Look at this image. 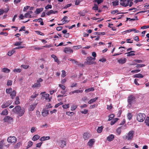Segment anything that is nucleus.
<instances>
[{
  "mask_svg": "<svg viewBox=\"0 0 149 149\" xmlns=\"http://www.w3.org/2000/svg\"><path fill=\"white\" fill-rule=\"evenodd\" d=\"M13 111L19 116H21L24 114L25 109L24 108H21L19 105L16 106L13 109Z\"/></svg>",
  "mask_w": 149,
  "mask_h": 149,
  "instance_id": "nucleus-1",
  "label": "nucleus"
},
{
  "mask_svg": "<svg viewBox=\"0 0 149 149\" xmlns=\"http://www.w3.org/2000/svg\"><path fill=\"white\" fill-rule=\"evenodd\" d=\"M136 101V98L134 95H129L127 98L128 104L127 107L129 108L130 107L132 106V105L135 103Z\"/></svg>",
  "mask_w": 149,
  "mask_h": 149,
  "instance_id": "nucleus-2",
  "label": "nucleus"
},
{
  "mask_svg": "<svg viewBox=\"0 0 149 149\" xmlns=\"http://www.w3.org/2000/svg\"><path fill=\"white\" fill-rule=\"evenodd\" d=\"M134 133V131L131 130L128 133L127 135H124L123 136V138L125 140L127 139L129 141L131 140L133 138Z\"/></svg>",
  "mask_w": 149,
  "mask_h": 149,
  "instance_id": "nucleus-3",
  "label": "nucleus"
},
{
  "mask_svg": "<svg viewBox=\"0 0 149 149\" xmlns=\"http://www.w3.org/2000/svg\"><path fill=\"white\" fill-rule=\"evenodd\" d=\"M145 117L146 116L144 113H139L137 116V120L139 122H143Z\"/></svg>",
  "mask_w": 149,
  "mask_h": 149,
  "instance_id": "nucleus-4",
  "label": "nucleus"
},
{
  "mask_svg": "<svg viewBox=\"0 0 149 149\" xmlns=\"http://www.w3.org/2000/svg\"><path fill=\"white\" fill-rule=\"evenodd\" d=\"M95 59V58H93L91 56L88 57L86 59L87 64L90 65L95 64V62L94 61Z\"/></svg>",
  "mask_w": 149,
  "mask_h": 149,
  "instance_id": "nucleus-5",
  "label": "nucleus"
},
{
  "mask_svg": "<svg viewBox=\"0 0 149 149\" xmlns=\"http://www.w3.org/2000/svg\"><path fill=\"white\" fill-rule=\"evenodd\" d=\"M17 140V138L15 136H10L8 138L7 141L9 143H15L16 142Z\"/></svg>",
  "mask_w": 149,
  "mask_h": 149,
  "instance_id": "nucleus-6",
  "label": "nucleus"
},
{
  "mask_svg": "<svg viewBox=\"0 0 149 149\" xmlns=\"http://www.w3.org/2000/svg\"><path fill=\"white\" fill-rule=\"evenodd\" d=\"M3 120L5 122L10 123L13 121V118L10 116H7L5 117Z\"/></svg>",
  "mask_w": 149,
  "mask_h": 149,
  "instance_id": "nucleus-7",
  "label": "nucleus"
},
{
  "mask_svg": "<svg viewBox=\"0 0 149 149\" xmlns=\"http://www.w3.org/2000/svg\"><path fill=\"white\" fill-rule=\"evenodd\" d=\"M43 93L44 94L42 95V96L43 97H44V98H45L46 100L48 102H49L50 101V99L49 97V95L48 94H45V93H41L40 94H42Z\"/></svg>",
  "mask_w": 149,
  "mask_h": 149,
  "instance_id": "nucleus-8",
  "label": "nucleus"
},
{
  "mask_svg": "<svg viewBox=\"0 0 149 149\" xmlns=\"http://www.w3.org/2000/svg\"><path fill=\"white\" fill-rule=\"evenodd\" d=\"M12 102L11 101L9 100L6 102L4 103L2 105L1 107L3 108L7 107L11 104Z\"/></svg>",
  "mask_w": 149,
  "mask_h": 149,
  "instance_id": "nucleus-9",
  "label": "nucleus"
},
{
  "mask_svg": "<svg viewBox=\"0 0 149 149\" xmlns=\"http://www.w3.org/2000/svg\"><path fill=\"white\" fill-rule=\"evenodd\" d=\"M66 142L63 140L60 141L59 142V146L61 148L64 147L66 146Z\"/></svg>",
  "mask_w": 149,
  "mask_h": 149,
  "instance_id": "nucleus-10",
  "label": "nucleus"
},
{
  "mask_svg": "<svg viewBox=\"0 0 149 149\" xmlns=\"http://www.w3.org/2000/svg\"><path fill=\"white\" fill-rule=\"evenodd\" d=\"M37 104V102H35L33 104L30 105L29 108V110L31 111H33L36 107Z\"/></svg>",
  "mask_w": 149,
  "mask_h": 149,
  "instance_id": "nucleus-11",
  "label": "nucleus"
},
{
  "mask_svg": "<svg viewBox=\"0 0 149 149\" xmlns=\"http://www.w3.org/2000/svg\"><path fill=\"white\" fill-rule=\"evenodd\" d=\"M64 52L65 53H72L73 52V50L70 47H65L64 50Z\"/></svg>",
  "mask_w": 149,
  "mask_h": 149,
  "instance_id": "nucleus-12",
  "label": "nucleus"
},
{
  "mask_svg": "<svg viewBox=\"0 0 149 149\" xmlns=\"http://www.w3.org/2000/svg\"><path fill=\"white\" fill-rule=\"evenodd\" d=\"M90 134L88 133H84L83 136V138L85 140H87L90 138Z\"/></svg>",
  "mask_w": 149,
  "mask_h": 149,
  "instance_id": "nucleus-13",
  "label": "nucleus"
},
{
  "mask_svg": "<svg viewBox=\"0 0 149 149\" xmlns=\"http://www.w3.org/2000/svg\"><path fill=\"white\" fill-rule=\"evenodd\" d=\"M126 1V0H120V4L123 6L127 7L128 5V2H127L126 4H125V2Z\"/></svg>",
  "mask_w": 149,
  "mask_h": 149,
  "instance_id": "nucleus-14",
  "label": "nucleus"
},
{
  "mask_svg": "<svg viewBox=\"0 0 149 149\" xmlns=\"http://www.w3.org/2000/svg\"><path fill=\"white\" fill-rule=\"evenodd\" d=\"M126 61V59L125 58L123 59H119L118 60V62L120 64H123L125 63Z\"/></svg>",
  "mask_w": 149,
  "mask_h": 149,
  "instance_id": "nucleus-15",
  "label": "nucleus"
},
{
  "mask_svg": "<svg viewBox=\"0 0 149 149\" xmlns=\"http://www.w3.org/2000/svg\"><path fill=\"white\" fill-rule=\"evenodd\" d=\"M114 138V136L112 134L110 135L107 137V140L109 141H112Z\"/></svg>",
  "mask_w": 149,
  "mask_h": 149,
  "instance_id": "nucleus-16",
  "label": "nucleus"
},
{
  "mask_svg": "<svg viewBox=\"0 0 149 149\" xmlns=\"http://www.w3.org/2000/svg\"><path fill=\"white\" fill-rule=\"evenodd\" d=\"M98 98L97 97H95V98L91 99L88 102V103L89 104H91L92 103L95 102L97 100Z\"/></svg>",
  "mask_w": 149,
  "mask_h": 149,
  "instance_id": "nucleus-17",
  "label": "nucleus"
},
{
  "mask_svg": "<svg viewBox=\"0 0 149 149\" xmlns=\"http://www.w3.org/2000/svg\"><path fill=\"white\" fill-rule=\"evenodd\" d=\"M50 139V137L49 136H42L40 138V140L42 141L46 140H49Z\"/></svg>",
  "mask_w": 149,
  "mask_h": 149,
  "instance_id": "nucleus-18",
  "label": "nucleus"
},
{
  "mask_svg": "<svg viewBox=\"0 0 149 149\" xmlns=\"http://www.w3.org/2000/svg\"><path fill=\"white\" fill-rule=\"evenodd\" d=\"M134 77L137 78H142L143 77V76L141 74H136L134 75Z\"/></svg>",
  "mask_w": 149,
  "mask_h": 149,
  "instance_id": "nucleus-19",
  "label": "nucleus"
},
{
  "mask_svg": "<svg viewBox=\"0 0 149 149\" xmlns=\"http://www.w3.org/2000/svg\"><path fill=\"white\" fill-rule=\"evenodd\" d=\"M131 65H136V67L137 68H139L140 67H143L145 66V65L144 64H131Z\"/></svg>",
  "mask_w": 149,
  "mask_h": 149,
  "instance_id": "nucleus-20",
  "label": "nucleus"
},
{
  "mask_svg": "<svg viewBox=\"0 0 149 149\" xmlns=\"http://www.w3.org/2000/svg\"><path fill=\"white\" fill-rule=\"evenodd\" d=\"M16 92L14 90L10 94V96L12 99H13L16 96Z\"/></svg>",
  "mask_w": 149,
  "mask_h": 149,
  "instance_id": "nucleus-21",
  "label": "nucleus"
},
{
  "mask_svg": "<svg viewBox=\"0 0 149 149\" xmlns=\"http://www.w3.org/2000/svg\"><path fill=\"white\" fill-rule=\"evenodd\" d=\"M57 11H53L52 10H51L47 13H46V14L47 15H49L52 14H55L56 13H57Z\"/></svg>",
  "mask_w": 149,
  "mask_h": 149,
  "instance_id": "nucleus-22",
  "label": "nucleus"
},
{
  "mask_svg": "<svg viewBox=\"0 0 149 149\" xmlns=\"http://www.w3.org/2000/svg\"><path fill=\"white\" fill-rule=\"evenodd\" d=\"M135 52L134 51H131L129 52H128L126 53L125 54H127V56H134L135 55V54L134 53H130L131 52Z\"/></svg>",
  "mask_w": 149,
  "mask_h": 149,
  "instance_id": "nucleus-23",
  "label": "nucleus"
},
{
  "mask_svg": "<svg viewBox=\"0 0 149 149\" xmlns=\"http://www.w3.org/2000/svg\"><path fill=\"white\" fill-rule=\"evenodd\" d=\"M48 113V111L45 110L42 112V114L43 117H45L47 116Z\"/></svg>",
  "mask_w": 149,
  "mask_h": 149,
  "instance_id": "nucleus-24",
  "label": "nucleus"
},
{
  "mask_svg": "<svg viewBox=\"0 0 149 149\" xmlns=\"http://www.w3.org/2000/svg\"><path fill=\"white\" fill-rule=\"evenodd\" d=\"M94 142V139H91L88 142V144L89 146H91Z\"/></svg>",
  "mask_w": 149,
  "mask_h": 149,
  "instance_id": "nucleus-25",
  "label": "nucleus"
},
{
  "mask_svg": "<svg viewBox=\"0 0 149 149\" xmlns=\"http://www.w3.org/2000/svg\"><path fill=\"white\" fill-rule=\"evenodd\" d=\"M40 137V136H39L38 135H35L33 137L32 139L33 141H36Z\"/></svg>",
  "mask_w": 149,
  "mask_h": 149,
  "instance_id": "nucleus-26",
  "label": "nucleus"
},
{
  "mask_svg": "<svg viewBox=\"0 0 149 149\" xmlns=\"http://www.w3.org/2000/svg\"><path fill=\"white\" fill-rule=\"evenodd\" d=\"M68 60H69L70 61H72L73 63H75L77 65H79V62L71 58H69L68 59Z\"/></svg>",
  "mask_w": 149,
  "mask_h": 149,
  "instance_id": "nucleus-27",
  "label": "nucleus"
},
{
  "mask_svg": "<svg viewBox=\"0 0 149 149\" xmlns=\"http://www.w3.org/2000/svg\"><path fill=\"white\" fill-rule=\"evenodd\" d=\"M43 10V8H37L35 11V13L37 14H38L40 13Z\"/></svg>",
  "mask_w": 149,
  "mask_h": 149,
  "instance_id": "nucleus-28",
  "label": "nucleus"
},
{
  "mask_svg": "<svg viewBox=\"0 0 149 149\" xmlns=\"http://www.w3.org/2000/svg\"><path fill=\"white\" fill-rule=\"evenodd\" d=\"M118 119L117 118H116L113 119L112 120L110 123V124L111 125H113L116 122L118 121Z\"/></svg>",
  "mask_w": 149,
  "mask_h": 149,
  "instance_id": "nucleus-29",
  "label": "nucleus"
},
{
  "mask_svg": "<svg viewBox=\"0 0 149 149\" xmlns=\"http://www.w3.org/2000/svg\"><path fill=\"white\" fill-rule=\"evenodd\" d=\"M2 71L3 72L8 73L10 72V70L6 68H4L2 69Z\"/></svg>",
  "mask_w": 149,
  "mask_h": 149,
  "instance_id": "nucleus-30",
  "label": "nucleus"
},
{
  "mask_svg": "<svg viewBox=\"0 0 149 149\" xmlns=\"http://www.w3.org/2000/svg\"><path fill=\"white\" fill-rule=\"evenodd\" d=\"M51 57L54 59V61L56 62H59L58 60L57 57L55 55H51Z\"/></svg>",
  "mask_w": 149,
  "mask_h": 149,
  "instance_id": "nucleus-31",
  "label": "nucleus"
},
{
  "mask_svg": "<svg viewBox=\"0 0 149 149\" xmlns=\"http://www.w3.org/2000/svg\"><path fill=\"white\" fill-rule=\"evenodd\" d=\"M145 123H146V125L148 126H149V117H147L145 121Z\"/></svg>",
  "mask_w": 149,
  "mask_h": 149,
  "instance_id": "nucleus-32",
  "label": "nucleus"
},
{
  "mask_svg": "<svg viewBox=\"0 0 149 149\" xmlns=\"http://www.w3.org/2000/svg\"><path fill=\"white\" fill-rule=\"evenodd\" d=\"M40 84L39 82H37L35 83L33 85V87H40Z\"/></svg>",
  "mask_w": 149,
  "mask_h": 149,
  "instance_id": "nucleus-33",
  "label": "nucleus"
},
{
  "mask_svg": "<svg viewBox=\"0 0 149 149\" xmlns=\"http://www.w3.org/2000/svg\"><path fill=\"white\" fill-rule=\"evenodd\" d=\"M15 52V50L14 49H13L11 51H10L8 52V55L9 56H11Z\"/></svg>",
  "mask_w": 149,
  "mask_h": 149,
  "instance_id": "nucleus-34",
  "label": "nucleus"
},
{
  "mask_svg": "<svg viewBox=\"0 0 149 149\" xmlns=\"http://www.w3.org/2000/svg\"><path fill=\"white\" fill-rule=\"evenodd\" d=\"M8 114V111L6 109H5L3 110L1 113V114L6 115Z\"/></svg>",
  "mask_w": 149,
  "mask_h": 149,
  "instance_id": "nucleus-35",
  "label": "nucleus"
},
{
  "mask_svg": "<svg viewBox=\"0 0 149 149\" xmlns=\"http://www.w3.org/2000/svg\"><path fill=\"white\" fill-rule=\"evenodd\" d=\"M103 127L102 126L99 127L97 129V132L98 133H100L102 131Z\"/></svg>",
  "mask_w": 149,
  "mask_h": 149,
  "instance_id": "nucleus-36",
  "label": "nucleus"
},
{
  "mask_svg": "<svg viewBox=\"0 0 149 149\" xmlns=\"http://www.w3.org/2000/svg\"><path fill=\"white\" fill-rule=\"evenodd\" d=\"M94 90L93 88H91L87 89H86L85 90V92H88L91 91H93Z\"/></svg>",
  "mask_w": 149,
  "mask_h": 149,
  "instance_id": "nucleus-37",
  "label": "nucleus"
},
{
  "mask_svg": "<svg viewBox=\"0 0 149 149\" xmlns=\"http://www.w3.org/2000/svg\"><path fill=\"white\" fill-rule=\"evenodd\" d=\"M113 6H117L118 4V0H116L115 1L112 2Z\"/></svg>",
  "mask_w": 149,
  "mask_h": 149,
  "instance_id": "nucleus-38",
  "label": "nucleus"
},
{
  "mask_svg": "<svg viewBox=\"0 0 149 149\" xmlns=\"http://www.w3.org/2000/svg\"><path fill=\"white\" fill-rule=\"evenodd\" d=\"M19 98L18 96H17L16 97V100L15 102V103L16 104H19Z\"/></svg>",
  "mask_w": 149,
  "mask_h": 149,
  "instance_id": "nucleus-39",
  "label": "nucleus"
},
{
  "mask_svg": "<svg viewBox=\"0 0 149 149\" xmlns=\"http://www.w3.org/2000/svg\"><path fill=\"white\" fill-rule=\"evenodd\" d=\"M114 117V115L113 114H112L109 115V119L108 120V121H110Z\"/></svg>",
  "mask_w": 149,
  "mask_h": 149,
  "instance_id": "nucleus-40",
  "label": "nucleus"
},
{
  "mask_svg": "<svg viewBox=\"0 0 149 149\" xmlns=\"http://www.w3.org/2000/svg\"><path fill=\"white\" fill-rule=\"evenodd\" d=\"M82 46L81 45H79L77 46H74L73 47L74 49H78L81 48Z\"/></svg>",
  "mask_w": 149,
  "mask_h": 149,
  "instance_id": "nucleus-41",
  "label": "nucleus"
},
{
  "mask_svg": "<svg viewBox=\"0 0 149 149\" xmlns=\"http://www.w3.org/2000/svg\"><path fill=\"white\" fill-rule=\"evenodd\" d=\"M77 105H72L71 107V110L72 111L74 110L77 108Z\"/></svg>",
  "mask_w": 149,
  "mask_h": 149,
  "instance_id": "nucleus-42",
  "label": "nucleus"
},
{
  "mask_svg": "<svg viewBox=\"0 0 149 149\" xmlns=\"http://www.w3.org/2000/svg\"><path fill=\"white\" fill-rule=\"evenodd\" d=\"M132 116L131 113H129L127 115V118L129 120H130L132 118Z\"/></svg>",
  "mask_w": 149,
  "mask_h": 149,
  "instance_id": "nucleus-43",
  "label": "nucleus"
},
{
  "mask_svg": "<svg viewBox=\"0 0 149 149\" xmlns=\"http://www.w3.org/2000/svg\"><path fill=\"white\" fill-rule=\"evenodd\" d=\"M62 73L61 76L63 77H64L66 76V72L65 70H62Z\"/></svg>",
  "mask_w": 149,
  "mask_h": 149,
  "instance_id": "nucleus-44",
  "label": "nucleus"
},
{
  "mask_svg": "<svg viewBox=\"0 0 149 149\" xmlns=\"http://www.w3.org/2000/svg\"><path fill=\"white\" fill-rule=\"evenodd\" d=\"M122 127L121 126V127H119L116 130V132L118 134H120V133H121V131L120 128H121V127Z\"/></svg>",
  "mask_w": 149,
  "mask_h": 149,
  "instance_id": "nucleus-45",
  "label": "nucleus"
},
{
  "mask_svg": "<svg viewBox=\"0 0 149 149\" xmlns=\"http://www.w3.org/2000/svg\"><path fill=\"white\" fill-rule=\"evenodd\" d=\"M3 141H1L0 142V149H3Z\"/></svg>",
  "mask_w": 149,
  "mask_h": 149,
  "instance_id": "nucleus-46",
  "label": "nucleus"
},
{
  "mask_svg": "<svg viewBox=\"0 0 149 149\" xmlns=\"http://www.w3.org/2000/svg\"><path fill=\"white\" fill-rule=\"evenodd\" d=\"M66 114L69 116H72L74 115V113L73 112H66Z\"/></svg>",
  "mask_w": 149,
  "mask_h": 149,
  "instance_id": "nucleus-47",
  "label": "nucleus"
},
{
  "mask_svg": "<svg viewBox=\"0 0 149 149\" xmlns=\"http://www.w3.org/2000/svg\"><path fill=\"white\" fill-rule=\"evenodd\" d=\"M59 86L63 90H65L66 88V87L63 85L59 84Z\"/></svg>",
  "mask_w": 149,
  "mask_h": 149,
  "instance_id": "nucleus-48",
  "label": "nucleus"
},
{
  "mask_svg": "<svg viewBox=\"0 0 149 149\" xmlns=\"http://www.w3.org/2000/svg\"><path fill=\"white\" fill-rule=\"evenodd\" d=\"M12 89L11 88H10L8 89H7L6 90V92L7 93H10L12 91Z\"/></svg>",
  "mask_w": 149,
  "mask_h": 149,
  "instance_id": "nucleus-49",
  "label": "nucleus"
},
{
  "mask_svg": "<svg viewBox=\"0 0 149 149\" xmlns=\"http://www.w3.org/2000/svg\"><path fill=\"white\" fill-rule=\"evenodd\" d=\"M69 104H65L64 105H63L62 106V107L63 108L65 109H67V108H69Z\"/></svg>",
  "mask_w": 149,
  "mask_h": 149,
  "instance_id": "nucleus-50",
  "label": "nucleus"
},
{
  "mask_svg": "<svg viewBox=\"0 0 149 149\" xmlns=\"http://www.w3.org/2000/svg\"><path fill=\"white\" fill-rule=\"evenodd\" d=\"M98 7L97 6L96 4H95L94 6L92 8V9L94 10H98Z\"/></svg>",
  "mask_w": 149,
  "mask_h": 149,
  "instance_id": "nucleus-51",
  "label": "nucleus"
},
{
  "mask_svg": "<svg viewBox=\"0 0 149 149\" xmlns=\"http://www.w3.org/2000/svg\"><path fill=\"white\" fill-rule=\"evenodd\" d=\"M77 86V83H73L71 84L70 87L71 88H73L76 87Z\"/></svg>",
  "mask_w": 149,
  "mask_h": 149,
  "instance_id": "nucleus-52",
  "label": "nucleus"
},
{
  "mask_svg": "<svg viewBox=\"0 0 149 149\" xmlns=\"http://www.w3.org/2000/svg\"><path fill=\"white\" fill-rule=\"evenodd\" d=\"M75 91L76 93H82L83 92V90H82L77 89Z\"/></svg>",
  "mask_w": 149,
  "mask_h": 149,
  "instance_id": "nucleus-53",
  "label": "nucleus"
},
{
  "mask_svg": "<svg viewBox=\"0 0 149 149\" xmlns=\"http://www.w3.org/2000/svg\"><path fill=\"white\" fill-rule=\"evenodd\" d=\"M13 72H19L21 71V70L20 69H15L13 70Z\"/></svg>",
  "mask_w": 149,
  "mask_h": 149,
  "instance_id": "nucleus-54",
  "label": "nucleus"
},
{
  "mask_svg": "<svg viewBox=\"0 0 149 149\" xmlns=\"http://www.w3.org/2000/svg\"><path fill=\"white\" fill-rule=\"evenodd\" d=\"M140 70L137 69L135 70H132L131 71V72L132 73H137L139 72H140Z\"/></svg>",
  "mask_w": 149,
  "mask_h": 149,
  "instance_id": "nucleus-55",
  "label": "nucleus"
},
{
  "mask_svg": "<svg viewBox=\"0 0 149 149\" xmlns=\"http://www.w3.org/2000/svg\"><path fill=\"white\" fill-rule=\"evenodd\" d=\"M52 8V6L51 5H47L45 7V8L46 9H48L50 8L51 9Z\"/></svg>",
  "mask_w": 149,
  "mask_h": 149,
  "instance_id": "nucleus-56",
  "label": "nucleus"
},
{
  "mask_svg": "<svg viewBox=\"0 0 149 149\" xmlns=\"http://www.w3.org/2000/svg\"><path fill=\"white\" fill-rule=\"evenodd\" d=\"M33 144V143L31 141H30L29 142V144L28 145V148H29Z\"/></svg>",
  "mask_w": 149,
  "mask_h": 149,
  "instance_id": "nucleus-57",
  "label": "nucleus"
},
{
  "mask_svg": "<svg viewBox=\"0 0 149 149\" xmlns=\"http://www.w3.org/2000/svg\"><path fill=\"white\" fill-rule=\"evenodd\" d=\"M12 81L10 80H8L7 82V85L8 86H10L12 84Z\"/></svg>",
  "mask_w": 149,
  "mask_h": 149,
  "instance_id": "nucleus-58",
  "label": "nucleus"
},
{
  "mask_svg": "<svg viewBox=\"0 0 149 149\" xmlns=\"http://www.w3.org/2000/svg\"><path fill=\"white\" fill-rule=\"evenodd\" d=\"M21 66L24 69H27L29 67V65H21Z\"/></svg>",
  "mask_w": 149,
  "mask_h": 149,
  "instance_id": "nucleus-59",
  "label": "nucleus"
},
{
  "mask_svg": "<svg viewBox=\"0 0 149 149\" xmlns=\"http://www.w3.org/2000/svg\"><path fill=\"white\" fill-rule=\"evenodd\" d=\"M36 129L34 127H33L31 128V133H33L34 132L36 131Z\"/></svg>",
  "mask_w": 149,
  "mask_h": 149,
  "instance_id": "nucleus-60",
  "label": "nucleus"
},
{
  "mask_svg": "<svg viewBox=\"0 0 149 149\" xmlns=\"http://www.w3.org/2000/svg\"><path fill=\"white\" fill-rule=\"evenodd\" d=\"M36 32L38 34L42 36L44 35V34L43 33L39 31H36Z\"/></svg>",
  "mask_w": 149,
  "mask_h": 149,
  "instance_id": "nucleus-61",
  "label": "nucleus"
},
{
  "mask_svg": "<svg viewBox=\"0 0 149 149\" xmlns=\"http://www.w3.org/2000/svg\"><path fill=\"white\" fill-rule=\"evenodd\" d=\"M42 142H40L36 144V147L38 148H40L42 144Z\"/></svg>",
  "mask_w": 149,
  "mask_h": 149,
  "instance_id": "nucleus-62",
  "label": "nucleus"
},
{
  "mask_svg": "<svg viewBox=\"0 0 149 149\" xmlns=\"http://www.w3.org/2000/svg\"><path fill=\"white\" fill-rule=\"evenodd\" d=\"M63 104V103H62V102H59V103H58V104H56L55 106V108H57V107H58L59 105H62Z\"/></svg>",
  "mask_w": 149,
  "mask_h": 149,
  "instance_id": "nucleus-63",
  "label": "nucleus"
},
{
  "mask_svg": "<svg viewBox=\"0 0 149 149\" xmlns=\"http://www.w3.org/2000/svg\"><path fill=\"white\" fill-rule=\"evenodd\" d=\"M22 43V42H16L15 44V46H19Z\"/></svg>",
  "mask_w": 149,
  "mask_h": 149,
  "instance_id": "nucleus-64",
  "label": "nucleus"
}]
</instances>
